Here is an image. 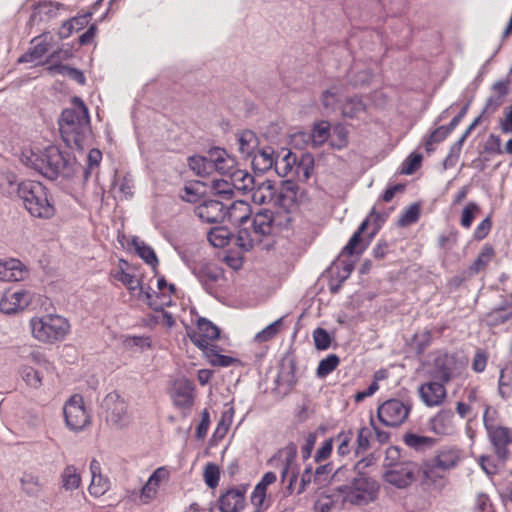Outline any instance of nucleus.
<instances>
[{
  "label": "nucleus",
  "mask_w": 512,
  "mask_h": 512,
  "mask_svg": "<svg viewBox=\"0 0 512 512\" xmlns=\"http://www.w3.org/2000/svg\"><path fill=\"white\" fill-rule=\"evenodd\" d=\"M21 161L50 180L58 177L71 178L81 169L75 157L57 146L50 145L44 150H25Z\"/></svg>",
  "instance_id": "f257e3e1"
},
{
  "label": "nucleus",
  "mask_w": 512,
  "mask_h": 512,
  "mask_svg": "<svg viewBox=\"0 0 512 512\" xmlns=\"http://www.w3.org/2000/svg\"><path fill=\"white\" fill-rule=\"evenodd\" d=\"M59 130L69 148L81 149L90 133L88 108L79 97L72 99V107L63 110L59 119Z\"/></svg>",
  "instance_id": "f03ea898"
},
{
  "label": "nucleus",
  "mask_w": 512,
  "mask_h": 512,
  "mask_svg": "<svg viewBox=\"0 0 512 512\" xmlns=\"http://www.w3.org/2000/svg\"><path fill=\"white\" fill-rule=\"evenodd\" d=\"M379 226H359L348 243L343 247L335 267L338 269L337 278L343 283L354 269V262L341 259L345 255H360L369 246L373 237L377 234Z\"/></svg>",
  "instance_id": "7ed1b4c3"
},
{
  "label": "nucleus",
  "mask_w": 512,
  "mask_h": 512,
  "mask_svg": "<svg viewBox=\"0 0 512 512\" xmlns=\"http://www.w3.org/2000/svg\"><path fill=\"white\" fill-rule=\"evenodd\" d=\"M30 328L35 339L43 343H54L63 340L69 332L70 325L66 318L60 315L48 314L33 317Z\"/></svg>",
  "instance_id": "20e7f679"
},
{
  "label": "nucleus",
  "mask_w": 512,
  "mask_h": 512,
  "mask_svg": "<svg viewBox=\"0 0 512 512\" xmlns=\"http://www.w3.org/2000/svg\"><path fill=\"white\" fill-rule=\"evenodd\" d=\"M335 491L342 496L343 502L361 506L376 498L378 485L374 479L359 475L353 478L349 484L336 487Z\"/></svg>",
  "instance_id": "39448f33"
},
{
  "label": "nucleus",
  "mask_w": 512,
  "mask_h": 512,
  "mask_svg": "<svg viewBox=\"0 0 512 512\" xmlns=\"http://www.w3.org/2000/svg\"><path fill=\"white\" fill-rule=\"evenodd\" d=\"M462 459V451L456 446L445 445L436 451L433 458L423 465V480L435 482L443 474L453 469Z\"/></svg>",
  "instance_id": "423d86ee"
},
{
  "label": "nucleus",
  "mask_w": 512,
  "mask_h": 512,
  "mask_svg": "<svg viewBox=\"0 0 512 512\" xmlns=\"http://www.w3.org/2000/svg\"><path fill=\"white\" fill-rule=\"evenodd\" d=\"M384 478L386 482L398 488H404L418 478L423 479V466L412 461L388 463Z\"/></svg>",
  "instance_id": "0eeeda50"
},
{
  "label": "nucleus",
  "mask_w": 512,
  "mask_h": 512,
  "mask_svg": "<svg viewBox=\"0 0 512 512\" xmlns=\"http://www.w3.org/2000/svg\"><path fill=\"white\" fill-rule=\"evenodd\" d=\"M411 409L412 405L409 401L393 398L378 407L377 416L385 426L398 427L407 420Z\"/></svg>",
  "instance_id": "6e6552de"
},
{
  "label": "nucleus",
  "mask_w": 512,
  "mask_h": 512,
  "mask_svg": "<svg viewBox=\"0 0 512 512\" xmlns=\"http://www.w3.org/2000/svg\"><path fill=\"white\" fill-rule=\"evenodd\" d=\"M66 426L74 432L82 431L90 424V415L84 407L81 395L71 396L63 407Z\"/></svg>",
  "instance_id": "1a4fd4ad"
},
{
  "label": "nucleus",
  "mask_w": 512,
  "mask_h": 512,
  "mask_svg": "<svg viewBox=\"0 0 512 512\" xmlns=\"http://www.w3.org/2000/svg\"><path fill=\"white\" fill-rule=\"evenodd\" d=\"M39 295L25 289L7 290L0 298V311L4 314H16L39 300Z\"/></svg>",
  "instance_id": "9d476101"
},
{
  "label": "nucleus",
  "mask_w": 512,
  "mask_h": 512,
  "mask_svg": "<svg viewBox=\"0 0 512 512\" xmlns=\"http://www.w3.org/2000/svg\"><path fill=\"white\" fill-rule=\"evenodd\" d=\"M431 357L429 376L448 384L457 373L456 357L443 351H436L431 354Z\"/></svg>",
  "instance_id": "9b49d317"
},
{
  "label": "nucleus",
  "mask_w": 512,
  "mask_h": 512,
  "mask_svg": "<svg viewBox=\"0 0 512 512\" xmlns=\"http://www.w3.org/2000/svg\"><path fill=\"white\" fill-rule=\"evenodd\" d=\"M489 412L490 408L487 407L483 416L484 425L498 458L502 462H505L509 457V451L506 446L512 443V430L507 427L496 426L491 423L488 419Z\"/></svg>",
  "instance_id": "f8f14e48"
},
{
  "label": "nucleus",
  "mask_w": 512,
  "mask_h": 512,
  "mask_svg": "<svg viewBox=\"0 0 512 512\" xmlns=\"http://www.w3.org/2000/svg\"><path fill=\"white\" fill-rule=\"evenodd\" d=\"M106 413V421L116 427L123 428L129 423L125 401L115 392L109 393L102 402Z\"/></svg>",
  "instance_id": "ddd939ff"
},
{
  "label": "nucleus",
  "mask_w": 512,
  "mask_h": 512,
  "mask_svg": "<svg viewBox=\"0 0 512 512\" xmlns=\"http://www.w3.org/2000/svg\"><path fill=\"white\" fill-rule=\"evenodd\" d=\"M193 275L207 293L213 294L217 283L224 279V269L216 263L203 260L197 267H193Z\"/></svg>",
  "instance_id": "4468645a"
},
{
  "label": "nucleus",
  "mask_w": 512,
  "mask_h": 512,
  "mask_svg": "<svg viewBox=\"0 0 512 512\" xmlns=\"http://www.w3.org/2000/svg\"><path fill=\"white\" fill-rule=\"evenodd\" d=\"M274 170L280 177H300L301 173L305 179L309 177L308 167L297 160V156L291 151H283V155L277 154Z\"/></svg>",
  "instance_id": "2eb2a0df"
},
{
  "label": "nucleus",
  "mask_w": 512,
  "mask_h": 512,
  "mask_svg": "<svg viewBox=\"0 0 512 512\" xmlns=\"http://www.w3.org/2000/svg\"><path fill=\"white\" fill-rule=\"evenodd\" d=\"M113 277L125 285L131 293L138 295L139 297L141 295H145L147 300L151 299V293L145 290L141 281L129 271V264L127 261L123 259L119 261V269L113 273ZM148 304L155 310H158V307L153 305L150 301H148Z\"/></svg>",
  "instance_id": "dca6fc26"
},
{
  "label": "nucleus",
  "mask_w": 512,
  "mask_h": 512,
  "mask_svg": "<svg viewBox=\"0 0 512 512\" xmlns=\"http://www.w3.org/2000/svg\"><path fill=\"white\" fill-rule=\"evenodd\" d=\"M446 384L439 380L431 378L430 381L423 383L418 388L419 396L427 407L441 405L447 396Z\"/></svg>",
  "instance_id": "f3484780"
},
{
  "label": "nucleus",
  "mask_w": 512,
  "mask_h": 512,
  "mask_svg": "<svg viewBox=\"0 0 512 512\" xmlns=\"http://www.w3.org/2000/svg\"><path fill=\"white\" fill-rule=\"evenodd\" d=\"M219 328L206 318H199L197 328L189 334L191 341L201 350L211 347L210 340H216L219 337Z\"/></svg>",
  "instance_id": "a211bd4d"
},
{
  "label": "nucleus",
  "mask_w": 512,
  "mask_h": 512,
  "mask_svg": "<svg viewBox=\"0 0 512 512\" xmlns=\"http://www.w3.org/2000/svg\"><path fill=\"white\" fill-rule=\"evenodd\" d=\"M171 397L173 404L181 410H190L194 404V385L188 379L174 382Z\"/></svg>",
  "instance_id": "6ab92c4d"
},
{
  "label": "nucleus",
  "mask_w": 512,
  "mask_h": 512,
  "mask_svg": "<svg viewBox=\"0 0 512 512\" xmlns=\"http://www.w3.org/2000/svg\"><path fill=\"white\" fill-rule=\"evenodd\" d=\"M272 226H247L237 231L235 243L241 249L249 251L256 243H260L265 235L271 233Z\"/></svg>",
  "instance_id": "aec40b11"
},
{
  "label": "nucleus",
  "mask_w": 512,
  "mask_h": 512,
  "mask_svg": "<svg viewBox=\"0 0 512 512\" xmlns=\"http://www.w3.org/2000/svg\"><path fill=\"white\" fill-rule=\"evenodd\" d=\"M195 214L208 224H220L225 220V206L218 200H206L195 208Z\"/></svg>",
  "instance_id": "412c9836"
},
{
  "label": "nucleus",
  "mask_w": 512,
  "mask_h": 512,
  "mask_svg": "<svg viewBox=\"0 0 512 512\" xmlns=\"http://www.w3.org/2000/svg\"><path fill=\"white\" fill-rule=\"evenodd\" d=\"M47 189L37 181H23L18 185L17 195L27 209L33 202L43 201Z\"/></svg>",
  "instance_id": "4be33fe9"
},
{
  "label": "nucleus",
  "mask_w": 512,
  "mask_h": 512,
  "mask_svg": "<svg viewBox=\"0 0 512 512\" xmlns=\"http://www.w3.org/2000/svg\"><path fill=\"white\" fill-rule=\"evenodd\" d=\"M169 477V472L165 467L157 468L141 489L140 499L142 503L147 504L152 501L158 492V488L163 481Z\"/></svg>",
  "instance_id": "5701e85b"
},
{
  "label": "nucleus",
  "mask_w": 512,
  "mask_h": 512,
  "mask_svg": "<svg viewBox=\"0 0 512 512\" xmlns=\"http://www.w3.org/2000/svg\"><path fill=\"white\" fill-rule=\"evenodd\" d=\"M245 490L232 488L219 498L221 512H241L245 507Z\"/></svg>",
  "instance_id": "b1692460"
},
{
  "label": "nucleus",
  "mask_w": 512,
  "mask_h": 512,
  "mask_svg": "<svg viewBox=\"0 0 512 512\" xmlns=\"http://www.w3.org/2000/svg\"><path fill=\"white\" fill-rule=\"evenodd\" d=\"M27 273L26 267L18 259L0 260L1 281H22L27 276Z\"/></svg>",
  "instance_id": "393cba45"
},
{
  "label": "nucleus",
  "mask_w": 512,
  "mask_h": 512,
  "mask_svg": "<svg viewBox=\"0 0 512 512\" xmlns=\"http://www.w3.org/2000/svg\"><path fill=\"white\" fill-rule=\"evenodd\" d=\"M345 85L335 83L322 92L321 102L327 111L341 110V105L345 101Z\"/></svg>",
  "instance_id": "a878e982"
},
{
  "label": "nucleus",
  "mask_w": 512,
  "mask_h": 512,
  "mask_svg": "<svg viewBox=\"0 0 512 512\" xmlns=\"http://www.w3.org/2000/svg\"><path fill=\"white\" fill-rule=\"evenodd\" d=\"M91 483L89 485V493L94 497L104 495L110 488V481L101 474L100 462L93 459L90 462Z\"/></svg>",
  "instance_id": "bb28decb"
},
{
  "label": "nucleus",
  "mask_w": 512,
  "mask_h": 512,
  "mask_svg": "<svg viewBox=\"0 0 512 512\" xmlns=\"http://www.w3.org/2000/svg\"><path fill=\"white\" fill-rule=\"evenodd\" d=\"M453 418L451 410H440L429 420V429L438 435H450L455 430Z\"/></svg>",
  "instance_id": "cd10ccee"
},
{
  "label": "nucleus",
  "mask_w": 512,
  "mask_h": 512,
  "mask_svg": "<svg viewBox=\"0 0 512 512\" xmlns=\"http://www.w3.org/2000/svg\"><path fill=\"white\" fill-rule=\"evenodd\" d=\"M51 39L48 33L35 37L32 40L33 47L19 58V62L29 63L41 59L49 51Z\"/></svg>",
  "instance_id": "c85d7f7f"
},
{
  "label": "nucleus",
  "mask_w": 512,
  "mask_h": 512,
  "mask_svg": "<svg viewBox=\"0 0 512 512\" xmlns=\"http://www.w3.org/2000/svg\"><path fill=\"white\" fill-rule=\"evenodd\" d=\"M275 151L271 147H264L252 154V167L254 171L265 173L274 168L276 160Z\"/></svg>",
  "instance_id": "c756f323"
},
{
  "label": "nucleus",
  "mask_w": 512,
  "mask_h": 512,
  "mask_svg": "<svg viewBox=\"0 0 512 512\" xmlns=\"http://www.w3.org/2000/svg\"><path fill=\"white\" fill-rule=\"evenodd\" d=\"M62 6V4L57 2L41 1L34 7L30 22L49 21L58 16Z\"/></svg>",
  "instance_id": "7c9ffc66"
},
{
  "label": "nucleus",
  "mask_w": 512,
  "mask_h": 512,
  "mask_svg": "<svg viewBox=\"0 0 512 512\" xmlns=\"http://www.w3.org/2000/svg\"><path fill=\"white\" fill-rule=\"evenodd\" d=\"M211 156L212 164H215V166L212 167V173L218 172L221 175H227L230 177L231 173L235 170L234 159L230 157L225 150L220 148L211 150Z\"/></svg>",
  "instance_id": "2f4dec72"
},
{
  "label": "nucleus",
  "mask_w": 512,
  "mask_h": 512,
  "mask_svg": "<svg viewBox=\"0 0 512 512\" xmlns=\"http://www.w3.org/2000/svg\"><path fill=\"white\" fill-rule=\"evenodd\" d=\"M252 192V200L255 204L263 205L274 201L276 187L273 181L266 180L260 183L255 181Z\"/></svg>",
  "instance_id": "473e14b6"
},
{
  "label": "nucleus",
  "mask_w": 512,
  "mask_h": 512,
  "mask_svg": "<svg viewBox=\"0 0 512 512\" xmlns=\"http://www.w3.org/2000/svg\"><path fill=\"white\" fill-rule=\"evenodd\" d=\"M188 165L190 169L199 177H207L212 175V164L211 150L208 156L194 155L188 158Z\"/></svg>",
  "instance_id": "72a5a7b5"
},
{
  "label": "nucleus",
  "mask_w": 512,
  "mask_h": 512,
  "mask_svg": "<svg viewBox=\"0 0 512 512\" xmlns=\"http://www.w3.org/2000/svg\"><path fill=\"white\" fill-rule=\"evenodd\" d=\"M238 150L244 157H251L258 146V138L251 130L242 131L237 135Z\"/></svg>",
  "instance_id": "f704fd0d"
},
{
  "label": "nucleus",
  "mask_w": 512,
  "mask_h": 512,
  "mask_svg": "<svg viewBox=\"0 0 512 512\" xmlns=\"http://www.w3.org/2000/svg\"><path fill=\"white\" fill-rule=\"evenodd\" d=\"M282 453L285 455L283 467L291 469V477L289 479L287 489L292 493L293 485L296 483L299 473L298 466L296 464L297 448L294 444H290L283 449Z\"/></svg>",
  "instance_id": "c9c22d12"
},
{
  "label": "nucleus",
  "mask_w": 512,
  "mask_h": 512,
  "mask_svg": "<svg viewBox=\"0 0 512 512\" xmlns=\"http://www.w3.org/2000/svg\"><path fill=\"white\" fill-rule=\"evenodd\" d=\"M233 190L242 192L251 191L255 185V178L245 170L235 169L230 176Z\"/></svg>",
  "instance_id": "e433bc0d"
},
{
  "label": "nucleus",
  "mask_w": 512,
  "mask_h": 512,
  "mask_svg": "<svg viewBox=\"0 0 512 512\" xmlns=\"http://www.w3.org/2000/svg\"><path fill=\"white\" fill-rule=\"evenodd\" d=\"M207 238L211 245L222 248L233 239V233L227 226H213L207 233Z\"/></svg>",
  "instance_id": "4c0bfd02"
},
{
  "label": "nucleus",
  "mask_w": 512,
  "mask_h": 512,
  "mask_svg": "<svg viewBox=\"0 0 512 512\" xmlns=\"http://www.w3.org/2000/svg\"><path fill=\"white\" fill-rule=\"evenodd\" d=\"M61 487L66 491H73L80 487L81 475L74 465H68L60 475Z\"/></svg>",
  "instance_id": "58836bf2"
},
{
  "label": "nucleus",
  "mask_w": 512,
  "mask_h": 512,
  "mask_svg": "<svg viewBox=\"0 0 512 512\" xmlns=\"http://www.w3.org/2000/svg\"><path fill=\"white\" fill-rule=\"evenodd\" d=\"M495 251L491 245H485L479 252L477 258L469 266V273L472 275L483 271L488 264L494 259Z\"/></svg>",
  "instance_id": "ea45409f"
},
{
  "label": "nucleus",
  "mask_w": 512,
  "mask_h": 512,
  "mask_svg": "<svg viewBox=\"0 0 512 512\" xmlns=\"http://www.w3.org/2000/svg\"><path fill=\"white\" fill-rule=\"evenodd\" d=\"M21 488L28 496H38L43 490L39 476L24 472L20 478Z\"/></svg>",
  "instance_id": "a19ab883"
},
{
  "label": "nucleus",
  "mask_w": 512,
  "mask_h": 512,
  "mask_svg": "<svg viewBox=\"0 0 512 512\" xmlns=\"http://www.w3.org/2000/svg\"><path fill=\"white\" fill-rule=\"evenodd\" d=\"M403 442L416 451H425L434 446L435 440L428 436H422L415 433H406L403 436Z\"/></svg>",
  "instance_id": "79ce46f5"
},
{
  "label": "nucleus",
  "mask_w": 512,
  "mask_h": 512,
  "mask_svg": "<svg viewBox=\"0 0 512 512\" xmlns=\"http://www.w3.org/2000/svg\"><path fill=\"white\" fill-rule=\"evenodd\" d=\"M510 318H512V303H507L487 313L485 316V322L489 326H497L506 322Z\"/></svg>",
  "instance_id": "37998d69"
},
{
  "label": "nucleus",
  "mask_w": 512,
  "mask_h": 512,
  "mask_svg": "<svg viewBox=\"0 0 512 512\" xmlns=\"http://www.w3.org/2000/svg\"><path fill=\"white\" fill-rule=\"evenodd\" d=\"M340 111L344 117L356 118L365 111V105L361 99L347 96L341 105Z\"/></svg>",
  "instance_id": "c03bdc74"
},
{
  "label": "nucleus",
  "mask_w": 512,
  "mask_h": 512,
  "mask_svg": "<svg viewBox=\"0 0 512 512\" xmlns=\"http://www.w3.org/2000/svg\"><path fill=\"white\" fill-rule=\"evenodd\" d=\"M451 133L446 125H442L433 130L428 136L423 139V144L427 152H433L437 144L444 141Z\"/></svg>",
  "instance_id": "a18cd8bd"
},
{
  "label": "nucleus",
  "mask_w": 512,
  "mask_h": 512,
  "mask_svg": "<svg viewBox=\"0 0 512 512\" xmlns=\"http://www.w3.org/2000/svg\"><path fill=\"white\" fill-rule=\"evenodd\" d=\"M27 211L34 217L48 219L54 214V207L48 200L47 192L44 193V200L33 202Z\"/></svg>",
  "instance_id": "49530a36"
},
{
  "label": "nucleus",
  "mask_w": 512,
  "mask_h": 512,
  "mask_svg": "<svg viewBox=\"0 0 512 512\" xmlns=\"http://www.w3.org/2000/svg\"><path fill=\"white\" fill-rule=\"evenodd\" d=\"M204 353L209 363L213 366L228 367L237 361L233 357L220 354L217 345H211V347L204 350Z\"/></svg>",
  "instance_id": "de8ad7c7"
},
{
  "label": "nucleus",
  "mask_w": 512,
  "mask_h": 512,
  "mask_svg": "<svg viewBox=\"0 0 512 512\" xmlns=\"http://www.w3.org/2000/svg\"><path fill=\"white\" fill-rule=\"evenodd\" d=\"M275 382L279 388H284L286 390L291 389L296 383L293 364L283 365Z\"/></svg>",
  "instance_id": "09e8293b"
},
{
  "label": "nucleus",
  "mask_w": 512,
  "mask_h": 512,
  "mask_svg": "<svg viewBox=\"0 0 512 512\" xmlns=\"http://www.w3.org/2000/svg\"><path fill=\"white\" fill-rule=\"evenodd\" d=\"M20 375L29 387L38 389L42 386V375L37 369L24 365L21 367Z\"/></svg>",
  "instance_id": "8fccbe9b"
},
{
  "label": "nucleus",
  "mask_w": 512,
  "mask_h": 512,
  "mask_svg": "<svg viewBox=\"0 0 512 512\" xmlns=\"http://www.w3.org/2000/svg\"><path fill=\"white\" fill-rule=\"evenodd\" d=\"M340 363V359L336 354H330L326 358L322 359L317 367L316 375L319 378H325L331 372H333Z\"/></svg>",
  "instance_id": "3c124183"
},
{
  "label": "nucleus",
  "mask_w": 512,
  "mask_h": 512,
  "mask_svg": "<svg viewBox=\"0 0 512 512\" xmlns=\"http://www.w3.org/2000/svg\"><path fill=\"white\" fill-rule=\"evenodd\" d=\"M101 159H102V153L99 149H91L86 157V161H87V167L86 168H83L81 166V169L79 170L80 171H83V174H84V178L87 180L90 175L95 171L97 170L100 162H101Z\"/></svg>",
  "instance_id": "603ef678"
},
{
  "label": "nucleus",
  "mask_w": 512,
  "mask_h": 512,
  "mask_svg": "<svg viewBox=\"0 0 512 512\" xmlns=\"http://www.w3.org/2000/svg\"><path fill=\"white\" fill-rule=\"evenodd\" d=\"M281 326L282 318H279L258 332L255 336V341L263 343L273 339L279 333Z\"/></svg>",
  "instance_id": "864d4df0"
},
{
  "label": "nucleus",
  "mask_w": 512,
  "mask_h": 512,
  "mask_svg": "<svg viewBox=\"0 0 512 512\" xmlns=\"http://www.w3.org/2000/svg\"><path fill=\"white\" fill-rule=\"evenodd\" d=\"M250 206L245 202H239L232 206L229 212L230 220L239 221V224H244L250 217Z\"/></svg>",
  "instance_id": "5fc2aeb1"
},
{
  "label": "nucleus",
  "mask_w": 512,
  "mask_h": 512,
  "mask_svg": "<svg viewBox=\"0 0 512 512\" xmlns=\"http://www.w3.org/2000/svg\"><path fill=\"white\" fill-rule=\"evenodd\" d=\"M372 437V429L369 427H362L358 431L357 446L355 453L357 455L365 453L370 448V440Z\"/></svg>",
  "instance_id": "6e6d98bb"
},
{
  "label": "nucleus",
  "mask_w": 512,
  "mask_h": 512,
  "mask_svg": "<svg viewBox=\"0 0 512 512\" xmlns=\"http://www.w3.org/2000/svg\"><path fill=\"white\" fill-rule=\"evenodd\" d=\"M422 155L418 153L410 154L402 163L400 173L405 175L413 174L421 165Z\"/></svg>",
  "instance_id": "4d7b16f0"
},
{
  "label": "nucleus",
  "mask_w": 512,
  "mask_h": 512,
  "mask_svg": "<svg viewBox=\"0 0 512 512\" xmlns=\"http://www.w3.org/2000/svg\"><path fill=\"white\" fill-rule=\"evenodd\" d=\"M135 245V249L138 253V255L149 265L155 266L158 263L157 256L154 252V250L145 245L143 242L139 243L137 241H133Z\"/></svg>",
  "instance_id": "13d9d810"
},
{
  "label": "nucleus",
  "mask_w": 512,
  "mask_h": 512,
  "mask_svg": "<svg viewBox=\"0 0 512 512\" xmlns=\"http://www.w3.org/2000/svg\"><path fill=\"white\" fill-rule=\"evenodd\" d=\"M421 206L419 203H413L402 212L398 224H411L418 221Z\"/></svg>",
  "instance_id": "bf43d9fd"
},
{
  "label": "nucleus",
  "mask_w": 512,
  "mask_h": 512,
  "mask_svg": "<svg viewBox=\"0 0 512 512\" xmlns=\"http://www.w3.org/2000/svg\"><path fill=\"white\" fill-rule=\"evenodd\" d=\"M432 342V335L429 330L416 333L413 337V345L417 354H422Z\"/></svg>",
  "instance_id": "052dcab7"
},
{
  "label": "nucleus",
  "mask_w": 512,
  "mask_h": 512,
  "mask_svg": "<svg viewBox=\"0 0 512 512\" xmlns=\"http://www.w3.org/2000/svg\"><path fill=\"white\" fill-rule=\"evenodd\" d=\"M133 181L129 176L117 179L114 184V190L123 198H129L133 195Z\"/></svg>",
  "instance_id": "680f3d73"
},
{
  "label": "nucleus",
  "mask_w": 512,
  "mask_h": 512,
  "mask_svg": "<svg viewBox=\"0 0 512 512\" xmlns=\"http://www.w3.org/2000/svg\"><path fill=\"white\" fill-rule=\"evenodd\" d=\"M313 340L315 347L318 350H326L331 344V336L325 329L320 327L313 331Z\"/></svg>",
  "instance_id": "e2e57ef3"
},
{
  "label": "nucleus",
  "mask_w": 512,
  "mask_h": 512,
  "mask_svg": "<svg viewBox=\"0 0 512 512\" xmlns=\"http://www.w3.org/2000/svg\"><path fill=\"white\" fill-rule=\"evenodd\" d=\"M219 476H220V472H219V468L217 465H215L213 463H208L205 466L204 479H205V483L210 488H215L218 485Z\"/></svg>",
  "instance_id": "0e129e2a"
},
{
  "label": "nucleus",
  "mask_w": 512,
  "mask_h": 512,
  "mask_svg": "<svg viewBox=\"0 0 512 512\" xmlns=\"http://www.w3.org/2000/svg\"><path fill=\"white\" fill-rule=\"evenodd\" d=\"M353 438L351 431L341 432L337 435L336 441L338 442L337 453L340 456H345L350 452V443Z\"/></svg>",
  "instance_id": "69168bd1"
},
{
  "label": "nucleus",
  "mask_w": 512,
  "mask_h": 512,
  "mask_svg": "<svg viewBox=\"0 0 512 512\" xmlns=\"http://www.w3.org/2000/svg\"><path fill=\"white\" fill-rule=\"evenodd\" d=\"M329 136L328 123H321L314 127L312 131V142L314 146H319L326 141Z\"/></svg>",
  "instance_id": "338daca9"
},
{
  "label": "nucleus",
  "mask_w": 512,
  "mask_h": 512,
  "mask_svg": "<svg viewBox=\"0 0 512 512\" xmlns=\"http://www.w3.org/2000/svg\"><path fill=\"white\" fill-rule=\"evenodd\" d=\"M457 240V231L450 230L448 233H443L439 236L438 245L441 249L449 251L456 245Z\"/></svg>",
  "instance_id": "774afa93"
}]
</instances>
